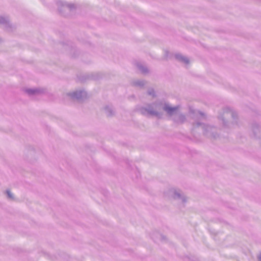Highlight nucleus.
<instances>
[{"label":"nucleus","instance_id":"nucleus-1","mask_svg":"<svg viewBox=\"0 0 261 261\" xmlns=\"http://www.w3.org/2000/svg\"><path fill=\"white\" fill-rule=\"evenodd\" d=\"M258 259H259V261H261V254L259 256Z\"/></svg>","mask_w":261,"mask_h":261},{"label":"nucleus","instance_id":"nucleus-2","mask_svg":"<svg viewBox=\"0 0 261 261\" xmlns=\"http://www.w3.org/2000/svg\"><path fill=\"white\" fill-rule=\"evenodd\" d=\"M8 194L9 195V196L10 197L11 196H10V193H9V192H8Z\"/></svg>","mask_w":261,"mask_h":261}]
</instances>
